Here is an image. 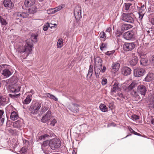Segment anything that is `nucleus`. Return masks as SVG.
<instances>
[{"label": "nucleus", "mask_w": 154, "mask_h": 154, "mask_svg": "<svg viewBox=\"0 0 154 154\" xmlns=\"http://www.w3.org/2000/svg\"><path fill=\"white\" fill-rule=\"evenodd\" d=\"M154 78V75L152 73H149L144 80L146 82H149L152 80Z\"/></svg>", "instance_id": "obj_27"}, {"label": "nucleus", "mask_w": 154, "mask_h": 154, "mask_svg": "<svg viewBox=\"0 0 154 154\" xmlns=\"http://www.w3.org/2000/svg\"><path fill=\"white\" fill-rule=\"evenodd\" d=\"M9 81L12 84H14L17 82L16 78L14 77L10 78L9 79Z\"/></svg>", "instance_id": "obj_40"}, {"label": "nucleus", "mask_w": 154, "mask_h": 154, "mask_svg": "<svg viewBox=\"0 0 154 154\" xmlns=\"http://www.w3.org/2000/svg\"><path fill=\"white\" fill-rule=\"evenodd\" d=\"M132 58L129 61V64L132 66H135L137 63L138 58L136 55V54H132Z\"/></svg>", "instance_id": "obj_11"}, {"label": "nucleus", "mask_w": 154, "mask_h": 154, "mask_svg": "<svg viewBox=\"0 0 154 154\" xmlns=\"http://www.w3.org/2000/svg\"><path fill=\"white\" fill-rule=\"evenodd\" d=\"M137 85V84L135 82H132V83L128 87L126 90L127 91H131L135 88Z\"/></svg>", "instance_id": "obj_31"}, {"label": "nucleus", "mask_w": 154, "mask_h": 154, "mask_svg": "<svg viewBox=\"0 0 154 154\" xmlns=\"http://www.w3.org/2000/svg\"><path fill=\"white\" fill-rule=\"evenodd\" d=\"M57 121L55 119H53L51 121V123L50 125L52 126H54L55 124L57 123Z\"/></svg>", "instance_id": "obj_46"}, {"label": "nucleus", "mask_w": 154, "mask_h": 154, "mask_svg": "<svg viewBox=\"0 0 154 154\" xmlns=\"http://www.w3.org/2000/svg\"><path fill=\"white\" fill-rule=\"evenodd\" d=\"M65 6V5L64 4H62L57 7L56 8V9H57V11H59L64 8Z\"/></svg>", "instance_id": "obj_49"}, {"label": "nucleus", "mask_w": 154, "mask_h": 154, "mask_svg": "<svg viewBox=\"0 0 154 154\" xmlns=\"http://www.w3.org/2000/svg\"><path fill=\"white\" fill-rule=\"evenodd\" d=\"M52 94L49 93H46L44 94V96L45 97H48L51 99Z\"/></svg>", "instance_id": "obj_48"}, {"label": "nucleus", "mask_w": 154, "mask_h": 154, "mask_svg": "<svg viewBox=\"0 0 154 154\" xmlns=\"http://www.w3.org/2000/svg\"><path fill=\"white\" fill-rule=\"evenodd\" d=\"M132 27V26L129 24H124L122 25L121 27V30L123 32L124 31L127 30Z\"/></svg>", "instance_id": "obj_29"}, {"label": "nucleus", "mask_w": 154, "mask_h": 154, "mask_svg": "<svg viewBox=\"0 0 154 154\" xmlns=\"http://www.w3.org/2000/svg\"><path fill=\"white\" fill-rule=\"evenodd\" d=\"M17 17H20L23 18H26L29 16V14L25 12H18L16 13Z\"/></svg>", "instance_id": "obj_21"}, {"label": "nucleus", "mask_w": 154, "mask_h": 154, "mask_svg": "<svg viewBox=\"0 0 154 154\" xmlns=\"http://www.w3.org/2000/svg\"><path fill=\"white\" fill-rule=\"evenodd\" d=\"M139 116L136 115H132L130 117V118L134 121H136L139 119Z\"/></svg>", "instance_id": "obj_39"}, {"label": "nucleus", "mask_w": 154, "mask_h": 154, "mask_svg": "<svg viewBox=\"0 0 154 154\" xmlns=\"http://www.w3.org/2000/svg\"><path fill=\"white\" fill-rule=\"evenodd\" d=\"M79 105L76 104L72 103L69 108V109L74 112H79Z\"/></svg>", "instance_id": "obj_18"}, {"label": "nucleus", "mask_w": 154, "mask_h": 154, "mask_svg": "<svg viewBox=\"0 0 154 154\" xmlns=\"http://www.w3.org/2000/svg\"><path fill=\"white\" fill-rule=\"evenodd\" d=\"M115 50H113L112 51H108L106 53H105V54L106 55H108V56H110L111 55H112L113 53L115 52Z\"/></svg>", "instance_id": "obj_53"}, {"label": "nucleus", "mask_w": 154, "mask_h": 154, "mask_svg": "<svg viewBox=\"0 0 154 154\" xmlns=\"http://www.w3.org/2000/svg\"><path fill=\"white\" fill-rule=\"evenodd\" d=\"M135 47L134 42H125L123 45V48L126 51H131L133 50Z\"/></svg>", "instance_id": "obj_5"}, {"label": "nucleus", "mask_w": 154, "mask_h": 154, "mask_svg": "<svg viewBox=\"0 0 154 154\" xmlns=\"http://www.w3.org/2000/svg\"><path fill=\"white\" fill-rule=\"evenodd\" d=\"M51 118V112L50 110H48L47 112L45 114L41 120V122L43 123H46L49 121Z\"/></svg>", "instance_id": "obj_9"}, {"label": "nucleus", "mask_w": 154, "mask_h": 154, "mask_svg": "<svg viewBox=\"0 0 154 154\" xmlns=\"http://www.w3.org/2000/svg\"><path fill=\"white\" fill-rule=\"evenodd\" d=\"M140 65L143 66H146L149 64L148 60L146 58H142L140 60Z\"/></svg>", "instance_id": "obj_30"}, {"label": "nucleus", "mask_w": 154, "mask_h": 154, "mask_svg": "<svg viewBox=\"0 0 154 154\" xmlns=\"http://www.w3.org/2000/svg\"><path fill=\"white\" fill-rule=\"evenodd\" d=\"M22 120H18L14 123L13 126L15 128L20 129L22 125Z\"/></svg>", "instance_id": "obj_23"}, {"label": "nucleus", "mask_w": 154, "mask_h": 154, "mask_svg": "<svg viewBox=\"0 0 154 154\" xmlns=\"http://www.w3.org/2000/svg\"><path fill=\"white\" fill-rule=\"evenodd\" d=\"M14 89V90H12V91L13 92H14L15 93H16V92H17L18 91H19L20 90V88H18L17 89Z\"/></svg>", "instance_id": "obj_60"}, {"label": "nucleus", "mask_w": 154, "mask_h": 154, "mask_svg": "<svg viewBox=\"0 0 154 154\" xmlns=\"http://www.w3.org/2000/svg\"><path fill=\"white\" fill-rule=\"evenodd\" d=\"M4 113V111L3 110H0V119L2 118L4 116V115L3 116Z\"/></svg>", "instance_id": "obj_56"}, {"label": "nucleus", "mask_w": 154, "mask_h": 154, "mask_svg": "<svg viewBox=\"0 0 154 154\" xmlns=\"http://www.w3.org/2000/svg\"><path fill=\"white\" fill-rule=\"evenodd\" d=\"M137 8L139 10V12L140 13H145L146 11V9L143 8H141V7H140L137 6Z\"/></svg>", "instance_id": "obj_44"}, {"label": "nucleus", "mask_w": 154, "mask_h": 154, "mask_svg": "<svg viewBox=\"0 0 154 154\" xmlns=\"http://www.w3.org/2000/svg\"><path fill=\"white\" fill-rule=\"evenodd\" d=\"M9 102L8 98L5 96H0V106H4Z\"/></svg>", "instance_id": "obj_13"}, {"label": "nucleus", "mask_w": 154, "mask_h": 154, "mask_svg": "<svg viewBox=\"0 0 154 154\" xmlns=\"http://www.w3.org/2000/svg\"><path fill=\"white\" fill-rule=\"evenodd\" d=\"M120 67V64L118 63H113L112 66V68L114 71H116L118 70Z\"/></svg>", "instance_id": "obj_32"}, {"label": "nucleus", "mask_w": 154, "mask_h": 154, "mask_svg": "<svg viewBox=\"0 0 154 154\" xmlns=\"http://www.w3.org/2000/svg\"><path fill=\"white\" fill-rule=\"evenodd\" d=\"M29 7L30 8L28 9V12L30 14H33L37 11V8L34 5Z\"/></svg>", "instance_id": "obj_28"}, {"label": "nucleus", "mask_w": 154, "mask_h": 154, "mask_svg": "<svg viewBox=\"0 0 154 154\" xmlns=\"http://www.w3.org/2000/svg\"><path fill=\"white\" fill-rule=\"evenodd\" d=\"M150 62L151 64L154 66V56L152 57V59Z\"/></svg>", "instance_id": "obj_62"}, {"label": "nucleus", "mask_w": 154, "mask_h": 154, "mask_svg": "<svg viewBox=\"0 0 154 154\" xmlns=\"http://www.w3.org/2000/svg\"><path fill=\"white\" fill-rule=\"evenodd\" d=\"M20 94H9V97L12 98H17L19 97Z\"/></svg>", "instance_id": "obj_45"}, {"label": "nucleus", "mask_w": 154, "mask_h": 154, "mask_svg": "<svg viewBox=\"0 0 154 154\" xmlns=\"http://www.w3.org/2000/svg\"><path fill=\"white\" fill-rule=\"evenodd\" d=\"M131 5V4H129V3L126 4V3H125V6H124V7L126 11L128 10L129 9Z\"/></svg>", "instance_id": "obj_47"}, {"label": "nucleus", "mask_w": 154, "mask_h": 154, "mask_svg": "<svg viewBox=\"0 0 154 154\" xmlns=\"http://www.w3.org/2000/svg\"><path fill=\"white\" fill-rule=\"evenodd\" d=\"M118 95L120 97H122L124 99H125V95L123 94L122 93H119Z\"/></svg>", "instance_id": "obj_58"}, {"label": "nucleus", "mask_w": 154, "mask_h": 154, "mask_svg": "<svg viewBox=\"0 0 154 154\" xmlns=\"http://www.w3.org/2000/svg\"><path fill=\"white\" fill-rule=\"evenodd\" d=\"M5 16H0V23L2 26H6L8 24V21L5 19Z\"/></svg>", "instance_id": "obj_22"}, {"label": "nucleus", "mask_w": 154, "mask_h": 154, "mask_svg": "<svg viewBox=\"0 0 154 154\" xmlns=\"http://www.w3.org/2000/svg\"><path fill=\"white\" fill-rule=\"evenodd\" d=\"M119 83L118 82H115L112 86L111 92L113 93L116 92L117 91H120L121 89L119 86Z\"/></svg>", "instance_id": "obj_14"}, {"label": "nucleus", "mask_w": 154, "mask_h": 154, "mask_svg": "<svg viewBox=\"0 0 154 154\" xmlns=\"http://www.w3.org/2000/svg\"><path fill=\"white\" fill-rule=\"evenodd\" d=\"M124 32L121 31L120 30H117L116 32V34L117 36L119 37Z\"/></svg>", "instance_id": "obj_50"}, {"label": "nucleus", "mask_w": 154, "mask_h": 154, "mask_svg": "<svg viewBox=\"0 0 154 154\" xmlns=\"http://www.w3.org/2000/svg\"><path fill=\"white\" fill-rule=\"evenodd\" d=\"M135 32L133 31H129L125 33L123 37L127 40H130L134 37Z\"/></svg>", "instance_id": "obj_8"}, {"label": "nucleus", "mask_w": 154, "mask_h": 154, "mask_svg": "<svg viewBox=\"0 0 154 154\" xmlns=\"http://www.w3.org/2000/svg\"><path fill=\"white\" fill-rule=\"evenodd\" d=\"M107 79H106L104 78L103 79L101 82V84L103 85H106L107 83Z\"/></svg>", "instance_id": "obj_54"}, {"label": "nucleus", "mask_w": 154, "mask_h": 154, "mask_svg": "<svg viewBox=\"0 0 154 154\" xmlns=\"http://www.w3.org/2000/svg\"><path fill=\"white\" fill-rule=\"evenodd\" d=\"M138 93L136 91L133 90L132 91L131 94L133 97L136 98L137 100H140V97L138 94Z\"/></svg>", "instance_id": "obj_33"}, {"label": "nucleus", "mask_w": 154, "mask_h": 154, "mask_svg": "<svg viewBox=\"0 0 154 154\" xmlns=\"http://www.w3.org/2000/svg\"><path fill=\"white\" fill-rule=\"evenodd\" d=\"M94 63L95 66H102V61L99 57H97L95 58Z\"/></svg>", "instance_id": "obj_17"}, {"label": "nucleus", "mask_w": 154, "mask_h": 154, "mask_svg": "<svg viewBox=\"0 0 154 154\" xmlns=\"http://www.w3.org/2000/svg\"><path fill=\"white\" fill-rule=\"evenodd\" d=\"M133 16L132 14L123 13L121 19L124 21L132 23L134 21Z\"/></svg>", "instance_id": "obj_4"}, {"label": "nucleus", "mask_w": 154, "mask_h": 154, "mask_svg": "<svg viewBox=\"0 0 154 154\" xmlns=\"http://www.w3.org/2000/svg\"><path fill=\"white\" fill-rule=\"evenodd\" d=\"M26 93H30L32 94H31V95H32L33 94H34L35 93V91L32 89H31L30 90V91H28V92H27Z\"/></svg>", "instance_id": "obj_64"}, {"label": "nucleus", "mask_w": 154, "mask_h": 154, "mask_svg": "<svg viewBox=\"0 0 154 154\" xmlns=\"http://www.w3.org/2000/svg\"><path fill=\"white\" fill-rule=\"evenodd\" d=\"M93 65H91L89 66V69L88 71V72L87 75V78H88V76H89V78L90 79L91 77L92 76L93 74Z\"/></svg>", "instance_id": "obj_34"}, {"label": "nucleus", "mask_w": 154, "mask_h": 154, "mask_svg": "<svg viewBox=\"0 0 154 154\" xmlns=\"http://www.w3.org/2000/svg\"><path fill=\"white\" fill-rule=\"evenodd\" d=\"M49 137V135L47 134H44L43 135H41L40 136L38 137V139L37 140V141H38L39 140H45L46 138H48Z\"/></svg>", "instance_id": "obj_36"}, {"label": "nucleus", "mask_w": 154, "mask_h": 154, "mask_svg": "<svg viewBox=\"0 0 154 154\" xmlns=\"http://www.w3.org/2000/svg\"><path fill=\"white\" fill-rule=\"evenodd\" d=\"M63 39L61 38H60L59 39L57 42V45L58 48H61L63 44Z\"/></svg>", "instance_id": "obj_42"}, {"label": "nucleus", "mask_w": 154, "mask_h": 154, "mask_svg": "<svg viewBox=\"0 0 154 154\" xmlns=\"http://www.w3.org/2000/svg\"><path fill=\"white\" fill-rule=\"evenodd\" d=\"M49 143L50 148L53 150H55L60 148L61 143L59 139L56 138L50 140Z\"/></svg>", "instance_id": "obj_2"}, {"label": "nucleus", "mask_w": 154, "mask_h": 154, "mask_svg": "<svg viewBox=\"0 0 154 154\" xmlns=\"http://www.w3.org/2000/svg\"><path fill=\"white\" fill-rule=\"evenodd\" d=\"M106 44L105 43H102L100 47V49L101 50H103V48H106Z\"/></svg>", "instance_id": "obj_52"}, {"label": "nucleus", "mask_w": 154, "mask_h": 154, "mask_svg": "<svg viewBox=\"0 0 154 154\" xmlns=\"http://www.w3.org/2000/svg\"><path fill=\"white\" fill-rule=\"evenodd\" d=\"M27 151V149H26L23 148V147L20 150V152L22 154L25 153Z\"/></svg>", "instance_id": "obj_55"}, {"label": "nucleus", "mask_w": 154, "mask_h": 154, "mask_svg": "<svg viewBox=\"0 0 154 154\" xmlns=\"http://www.w3.org/2000/svg\"><path fill=\"white\" fill-rule=\"evenodd\" d=\"M99 108L102 112H105L107 111L108 108L104 104H100L99 106Z\"/></svg>", "instance_id": "obj_37"}, {"label": "nucleus", "mask_w": 154, "mask_h": 154, "mask_svg": "<svg viewBox=\"0 0 154 154\" xmlns=\"http://www.w3.org/2000/svg\"><path fill=\"white\" fill-rule=\"evenodd\" d=\"M100 38H103L104 41L106 39V34L105 33L103 32H101L100 34Z\"/></svg>", "instance_id": "obj_43"}, {"label": "nucleus", "mask_w": 154, "mask_h": 154, "mask_svg": "<svg viewBox=\"0 0 154 154\" xmlns=\"http://www.w3.org/2000/svg\"><path fill=\"white\" fill-rule=\"evenodd\" d=\"M74 14L77 20L82 18L81 8L80 7L77 6L75 8L74 11Z\"/></svg>", "instance_id": "obj_7"}, {"label": "nucleus", "mask_w": 154, "mask_h": 154, "mask_svg": "<svg viewBox=\"0 0 154 154\" xmlns=\"http://www.w3.org/2000/svg\"><path fill=\"white\" fill-rule=\"evenodd\" d=\"M38 36V34H32L31 35L32 38V39H31V40H32V43L34 42H37L38 41L37 40V37ZM31 40V39H30ZM33 45V44L32 43Z\"/></svg>", "instance_id": "obj_38"}, {"label": "nucleus", "mask_w": 154, "mask_h": 154, "mask_svg": "<svg viewBox=\"0 0 154 154\" xmlns=\"http://www.w3.org/2000/svg\"><path fill=\"white\" fill-rule=\"evenodd\" d=\"M150 105H152V106H154V98L152 99L150 101Z\"/></svg>", "instance_id": "obj_61"}, {"label": "nucleus", "mask_w": 154, "mask_h": 154, "mask_svg": "<svg viewBox=\"0 0 154 154\" xmlns=\"http://www.w3.org/2000/svg\"><path fill=\"white\" fill-rule=\"evenodd\" d=\"M2 74L4 76L8 78L12 74V73L9 69H5L2 70Z\"/></svg>", "instance_id": "obj_19"}, {"label": "nucleus", "mask_w": 154, "mask_h": 154, "mask_svg": "<svg viewBox=\"0 0 154 154\" xmlns=\"http://www.w3.org/2000/svg\"><path fill=\"white\" fill-rule=\"evenodd\" d=\"M51 99H53L55 101H58V99L57 97L54 96V95H52V98Z\"/></svg>", "instance_id": "obj_63"}, {"label": "nucleus", "mask_w": 154, "mask_h": 154, "mask_svg": "<svg viewBox=\"0 0 154 154\" xmlns=\"http://www.w3.org/2000/svg\"><path fill=\"white\" fill-rule=\"evenodd\" d=\"M3 4L4 7L7 9H11L14 7V4L11 0H4Z\"/></svg>", "instance_id": "obj_12"}, {"label": "nucleus", "mask_w": 154, "mask_h": 154, "mask_svg": "<svg viewBox=\"0 0 154 154\" xmlns=\"http://www.w3.org/2000/svg\"><path fill=\"white\" fill-rule=\"evenodd\" d=\"M36 0H25L24 5L26 7H29L34 5Z\"/></svg>", "instance_id": "obj_16"}, {"label": "nucleus", "mask_w": 154, "mask_h": 154, "mask_svg": "<svg viewBox=\"0 0 154 154\" xmlns=\"http://www.w3.org/2000/svg\"><path fill=\"white\" fill-rule=\"evenodd\" d=\"M137 91L142 95L144 96L146 91L147 89L146 87L143 85H140L137 86Z\"/></svg>", "instance_id": "obj_10"}, {"label": "nucleus", "mask_w": 154, "mask_h": 154, "mask_svg": "<svg viewBox=\"0 0 154 154\" xmlns=\"http://www.w3.org/2000/svg\"><path fill=\"white\" fill-rule=\"evenodd\" d=\"M131 73V69L128 67H124L122 69V73L125 75H128Z\"/></svg>", "instance_id": "obj_15"}, {"label": "nucleus", "mask_w": 154, "mask_h": 154, "mask_svg": "<svg viewBox=\"0 0 154 154\" xmlns=\"http://www.w3.org/2000/svg\"><path fill=\"white\" fill-rule=\"evenodd\" d=\"M102 68V67L101 66H94V72L97 77H99L100 73V72H101L100 70Z\"/></svg>", "instance_id": "obj_26"}, {"label": "nucleus", "mask_w": 154, "mask_h": 154, "mask_svg": "<svg viewBox=\"0 0 154 154\" xmlns=\"http://www.w3.org/2000/svg\"><path fill=\"white\" fill-rule=\"evenodd\" d=\"M49 141L46 140L43 142V143L42 144V150L45 152V147L48 146V145L49 146Z\"/></svg>", "instance_id": "obj_35"}, {"label": "nucleus", "mask_w": 154, "mask_h": 154, "mask_svg": "<svg viewBox=\"0 0 154 154\" xmlns=\"http://www.w3.org/2000/svg\"><path fill=\"white\" fill-rule=\"evenodd\" d=\"M26 44L24 46H20L17 49L18 52L22 54L24 52L29 54L32 51V48L33 46L32 40L30 39H28L25 41Z\"/></svg>", "instance_id": "obj_1"}, {"label": "nucleus", "mask_w": 154, "mask_h": 154, "mask_svg": "<svg viewBox=\"0 0 154 154\" xmlns=\"http://www.w3.org/2000/svg\"><path fill=\"white\" fill-rule=\"evenodd\" d=\"M19 117L18 115L17 112L13 111L11 112L10 116V119L13 121L17 119Z\"/></svg>", "instance_id": "obj_24"}, {"label": "nucleus", "mask_w": 154, "mask_h": 154, "mask_svg": "<svg viewBox=\"0 0 154 154\" xmlns=\"http://www.w3.org/2000/svg\"><path fill=\"white\" fill-rule=\"evenodd\" d=\"M139 18L140 19H142L144 16V14L145 13H140L139 12Z\"/></svg>", "instance_id": "obj_57"}, {"label": "nucleus", "mask_w": 154, "mask_h": 154, "mask_svg": "<svg viewBox=\"0 0 154 154\" xmlns=\"http://www.w3.org/2000/svg\"><path fill=\"white\" fill-rule=\"evenodd\" d=\"M49 27V23H47L44 25L43 29L44 31H46L48 29Z\"/></svg>", "instance_id": "obj_51"}, {"label": "nucleus", "mask_w": 154, "mask_h": 154, "mask_svg": "<svg viewBox=\"0 0 154 154\" xmlns=\"http://www.w3.org/2000/svg\"><path fill=\"white\" fill-rule=\"evenodd\" d=\"M53 9L52 8H51V9L48 10L47 12L49 14H53Z\"/></svg>", "instance_id": "obj_59"}, {"label": "nucleus", "mask_w": 154, "mask_h": 154, "mask_svg": "<svg viewBox=\"0 0 154 154\" xmlns=\"http://www.w3.org/2000/svg\"><path fill=\"white\" fill-rule=\"evenodd\" d=\"M32 99V95L29 94L26 97V99L23 101V103L25 104H29L31 101Z\"/></svg>", "instance_id": "obj_25"}, {"label": "nucleus", "mask_w": 154, "mask_h": 154, "mask_svg": "<svg viewBox=\"0 0 154 154\" xmlns=\"http://www.w3.org/2000/svg\"><path fill=\"white\" fill-rule=\"evenodd\" d=\"M50 106L49 103H45L44 104H43L41 108V112L43 113L47 111L49 108Z\"/></svg>", "instance_id": "obj_20"}, {"label": "nucleus", "mask_w": 154, "mask_h": 154, "mask_svg": "<svg viewBox=\"0 0 154 154\" xmlns=\"http://www.w3.org/2000/svg\"><path fill=\"white\" fill-rule=\"evenodd\" d=\"M47 134H48L49 135V137H54L55 136V134L51 131L49 130H48L46 131Z\"/></svg>", "instance_id": "obj_41"}, {"label": "nucleus", "mask_w": 154, "mask_h": 154, "mask_svg": "<svg viewBox=\"0 0 154 154\" xmlns=\"http://www.w3.org/2000/svg\"><path fill=\"white\" fill-rule=\"evenodd\" d=\"M145 71L141 68H137L134 70V75L135 77H139L143 76L145 73Z\"/></svg>", "instance_id": "obj_6"}, {"label": "nucleus", "mask_w": 154, "mask_h": 154, "mask_svg": "<svg viewBox=\"0 0 154 154\" xmlns=\"http://www.w3.org/2000/svg\"><path fill=\"white\" fill-rule=\"evenodd\" d=\"M41 106V103L40 102H32L29 108V110L33 114H36Z\"/></svg>", "instance_id": "obj_3"}]
</instances>
